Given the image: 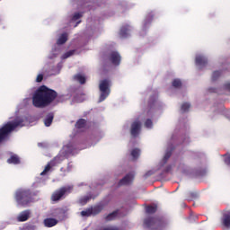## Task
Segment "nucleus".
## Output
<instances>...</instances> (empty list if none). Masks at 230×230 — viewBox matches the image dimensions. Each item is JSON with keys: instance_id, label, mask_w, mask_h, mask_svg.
<instances>
[{"instance_id": "obj_1", "label": "nucleus", "mask_w": 230, "mask_h": 230, "mask_svg": "<svg viewBox=\"0 0 230 230\" xmlns=\"http://www.w3.org/2000/svg\"><path fill=\"white\" fill-rule=\"evenodd\" d=\"M58 96V93L57 91L48 88L46 85H41L32 96V105L37 109H44L51 105Z\"/></svg>"}, {"instance_id": "obj_2", "label": "nucleus", "mask_w": 230, "mask_h": 230, "mask_svg": "<svg viewBox=\"0 0 230 230\" xmlns=\"http://www.w3.org/2000/svg\"><path fill=\"white\" fill-rule=\"evenodd\" d=\"M14 199L19 206L27 208L33 202V192L30 189H19L14 194Z\"/></svg>"}, {"instance_id": "obj_3", "label": "nucleus", "mask_w": 230, "mask_h": 230, "mask_svg": "<svg viewBox=\"0 0 230 230\" xmlns=\"http://www.w3.org/2000/svg\"><path fill=\"white\" fill-rule=\"evenodd\" d=\"M144 226L150 230H164L168 221L161 217H149L144 220Z\"/></svg>"}, {"instance_id": "obj_4", "label": "nucleus", "mask_w": 230, "mask_h": 230, "mask_svg": "<svg viewBox=\"0 0 230 230\" xmlns=\"http://www.w3.org/2000/svg\"><path fill=\"white\" fill-rule=\"evenodd\" d=\"M22 123H24V120L16 119L4 124L0 128V144L3 143V141H6V139H8V137H10V134H12V132H13V130H15L17 127H22Z\"/></svg>"}, {"instance_id": "obj_5", "label": "nucleus", "mask_w": 230, "mask_h": 230, "mask_svg": "<svg viewBox=\"0 0 230 230\" xmlns=\"http://www.w3.org/2000/svg\"><path fill=\"white\" fill-rule=\"evenodd\" d=\"M112 86V81L111 79L106 78L102 79L99 82V102L102 103V102H105L107 98L109 97V94H111V87Z\"/></svg>"}, {"instance_id": "obj_6", "label": "nucleus", "mask_w": 230, "mask_h": 230, "mask_svg": "<svg viewBox=\"0 0 230 230\" xmlns=\"http://www.w3.org/2000/svg\"><path fill=\"white\" fill-rule=\"evenodd\" d=\"M73 190H75V187L73 185L63 186L56 190L52 193L50 200H52V202H58V200H63V199H66L67 195H70V193H73Z\"/></svg>"}, {"instance_id": "obj_7", "label": "nucleus", "mask_w": 230, "mask_h": 230, "mask_svg": "<svg viewBox=\"0 0 230 230\" xmlns=\"http://www.w3.org/2000/svg\"><path fill=\"white\" fill-rule=\"evenodd\" d=\"M139 132H141V122L134 121L131 124L130 134L132 137H137L139 136Z\"/></svg>"}, {"instance_id": "obj_8", "label": "nucleus", "mask_w": 230, "mask_h": 230, "mask_svg": "<svg viewBox=\"0 0 230 230\" xmlns=\"http://www.w3.org/2000/svg\"><path fill=\"white\" fill-rule=\"evenodd\" d=\"M109 60L113 64V66H119L121 62V56L117 51H112L109 56Z\"/></svg>"}, {"instance_id": "obj_9", "label": "nucleus", "mask_w": 230, "mask_h": 230, "mask_svg": "<svg viewBox=\"0 0 230 230\" xmlns=\"http://www.w3.org/2000/svg\"><path fill=\"white\" fill-rule=\"evenodd\" d=\"M31 215V211L30 209L23 210L16 217V220L17 222H27V220H30Z\"/></svg>"}, {"instance_id": "obj_10", "label": "nucleus", "mask_w": 230, "mask_h": 230, "mask_svg": "<svg viewBox=\"0 0 230 230\" xmlns=\"http://www.w3.org/2000/svg\"><path fill=\"white\" fill-rule=\"evenodd\" d=\"M134 181V173L129 172L125 175L119 181V186H127L130 184Z\"/></svg>"}, {"instance_id": "obj_11", "label": "nucleus", "mask_w": 230, "mask_h": 230, "mask_svg": "<svg viewBox=\"0 0 230 230\" xmlns=\"http://www.w3.org/2000/svg\"><path fill=\"white\" fill-rule=\"evenodd\" d=\"M196 65L199 66V67H204L208 66V58L204 56H197L196 57Z\"/></svg>"}, {"instance_id": "obj_12", "label": "nucleus", "mask_w": 230, "mask_h": 230, "mask_svg": "<svg viewBox=\"0 0 230 230\" xmlns=\"http://www.w3.org/2000/svg\"><path fill=\"white\" fill-rule=\"evenodd\" d=\"M43 224L45 227H55L58 224V221L55 218L49 217L44 219Z\"/></svg>"}, {"instance_id": "obj_13", "label": "nucleus", "mask_w": 230, "mask_h": 230, "mask_svg": "<svg viewBox=\"0 0 230 230\" xmlns=\"http://www.w3.org/2000/svg\"><path fill=\"white\" fill-rule=\"evenodd\" d=\"M54 119H55V114L53 112L49 113L44 119L45 127H51V123H53Z\"/></svg>"}, {"instance_id": "obj_14", "label": "nucleus", "mask_w": 230, "mask_h": 230, "mask_svg": "<svg viewBox=\"0 0 230 230\" xmlns=\"http://www.w3.org/2000/svg\"><path fill=\"white\" fill-rule=\"evenodd\" d=\"M128 31H130V25H124L120 28L119 35L122 39L128 37Z\"/></svg>"}, {"instance_id": "obj_15", "label": "nucleus", "mask_w": 230, "mask_h": 230, "mask_svg": "<svg viewBox=\"0 0 230 230\" xmlns=\"http://www.w3.org/2000/svg\"><path fill=\"white\" fill-rule=\"evenodd\" d=\"M7 163L8 164H21V159L17 155H13L7 159Z\"/></svg>"}, {"instance_id": "obj_16", "label": "nucleus", "mask_w": 230, "mask_h": 230, "mask_svg": "<svg viewBox=\"0 0 230 230\" xmlns=\"http://www.w3.org/2000/svg\"><path fill=\"white\" fill-rule=\"evenodd\" d=\"M73 78L75 82H78L79 84H81V85H84V84H85L86 82L85 75L82 74H76L74 75Z\"/></svg>"}, {"instance_id": "obj_17", "label": "nucleus", "mask_w": 230, "mask_h": 230, "mask_svg": "<svg viewBox=\"0 0 230 230\" xmlns=\"http://www.w3.org/2000/svg\"><path fill=\"white\" fill-rule=\"evenodd\" d=\"M222 224L225 227H230V212L223 216Z\"/></svg>"}, {"instance_id": "obj_18", "label": "nucleus", "mask_w": 230, "mask_h": 230, "mask_svg": "<svg viewBox=\"0 0 230 230\" xmlns=\"http://www.w3.org/2000/svg\"><path fill=\"white\" fill-rule=\"evenodd\" d=\"M67 42V33H63L61 34V36L59 37V39L57 41V44L58 46H62V44H66Z\"/></svg>"}, {"instance_id": "obj_19", "label": "nucleus", "mask_w": 230, "mask_h": 230, "mask_svg": "<svg viewBox=\"0 0 230 230\" xmlns=\"http://www.w3.org/2000/svg\"><path fill=\"white\" fill-rule=\"evenodd\" d=\"M93 213L92 215H100L102 211H103V206L102 205H96L93 208H91Z\"/></svg>"}, {"instance_id": "obj_20", "label": "nucleus", "mask_w": 230, "mask_h": 230, "mask_svg": "<svg viewBox=\"0 0 230 230\" xmlns=\"http://www.w3.org/2000/svg\"><path fill=\"white\" fill-rule=\"evenodd\" d=\"M157 211V206L156 205H149L146 208V212L147 215H154Z\"/></svg>"}, {"instance_id": "obj_21", "label": "nucleus", "mask_w": 230, "mask_h": 230, "mask_svg": "<svg viewBox=\"0 0 230 230\" xmlns=\"http://www.w3.org/2000/svg\"><path fill=\"white\" fill-rule=\"evenodd\" d=\"M85 125H87V120H85V119H80L75 123L76 128H85Z\"/></svg>"}, {"instance_id": "obj_22", "label": "nucleus", "mask_w": 230, "mask_h": 230, "mask_svg": "<svg viewBox=\"0 0 230 230\" xmlns=\"http://www.w3.org/2000/svg\"><path fill=\"white\" fill-rule=\"evenodd\" d=\"M91 199H93V196L91 195L84 196L79 199V204H81V206H85V204H87V202H89Z\"/></svg>"}, {"instance_id": "obj_23", "label": "nucleus", "mask_w": 230, "mask_h": 230, "mask_svg": "<svg viewBox=\"0 0 230 230\" xmlns=\"http://www.w3.org/2000/svg\"><path fill=\"white\" fill-rule=\"evenodd\" d=\"M118 217V210H115L111 213H110L106 217L105 220L108 222H111V220H114Z\"/></svg>"}, {"instance_id": "obj_24", "label": "nucleus", "mask_w": 230, "mask_h": 230, "mask_svg": "<svg viewBox=\"0 0 230 230\" xmlns=\"http://www.w3.org/2000/svg\"><path fill=\"white\" fill-rule=\"evenodd\" d=\"M172 87H174L175 89H181V87H182V82L181 81V79H174L172 81Z\"/></svg>"}, {"instance_id": "obj_25", "label": "nucleus", "mask_w": 230, "mask_h": 230, "mask_svg": "<svg viewBox=\"0 0 230 230\" xmlns=\"http://www.w3.org/2000/svg\"><path fill=\"white\" fill-rule=\"evenodd\" d=\"M131 155L133 157V159H137V157H139V155H141V150L135 148L131 151Z\"/></svg>"}, {"instance_id": "obj_26", "label": "nucleus", "mask_w": 230, "mask_h": 230, "mask_svg": "<svg viewBox=\"0 0 230 230\" xmlns=\"http://www.w3.org/2000/svg\"><path fill=\"white\" fill-rule=\"evenodd\" d=\"M91 215H93V208L81 211V217H91Z\"/></svg>"}, {"instance_id": "obj_27", "label": "nucleus", "mask_w": 230, "mask_h": 230, "mask_svg": "<svg viewBox=\"0 0 230 230\" xmlns=\"http://www.w3.org/2000/svg\"><path fill=\"white\" fill-rule=\"evenodd\" d=\"M220 75H222V72L220 71H215L212 74V82H217L218 78H220Z\"/></svg>"}, {"instance_id": "obj_28", "label": "nucleus", "mask_w": 230, "mask_h": 230, "mask_svg": "<svg viewBox=\"0 0 230 230\" xmlns=\"http://www.w3.org/2000/svg\"><path fill=\"white\" fill-rule=\"evenodd\" d=\"M191 107V105L188 102H184L182 105H181V111L182 112H188V111H190V108Z\"/></svg>"}, {"instance_id": "obj_29", "label": "nucleus", "mask_w": 230, "mask_h": 230, "mask_svg": "<svg viewBox=\"0 0 230 230\" xmlns=\"http://www.w3.org/2000/svg\"><path fill=\"white\" fill-rule=\"evenodd\" d=\"M49 170H51V164H48L45 166V169L43 170V172H40V175H46V173H48V172H49Z\"/></svg>"}, {"instance_id": "obj_30", "label": "nucleus", "mask_w": 230, "mask_h": 230, "mask_svg": "<svg viewBox=\"0 0 230 230\" xmlns=\"http://www.w3.org/2000/svg\"><path fill=\"white\" fill-rule=\"evenodd\" d=\"M170 157H172V151H167L164 156V163H167Z\"/></svg>"}, {"instance_id": "obj_31", "label": "nucleus", "mask_w": 230, "mask_h": 230, "mask_svg": "<svg viewBox=\"0 0 230 230\" xmlns=\"http://www.w3.org/2000/svg\"><path fill=\"white\" fill-rule=\"evenodd\" d=\"M152 125H153L152 119H147L145 122V127H146V128H152Z\"/></svg>"}, {"instance_id": "obj_32", "label": "nucleus", "mask_w": 230, "mask_h": 230, "mask_svg": "<svg viewBox=\"0 0 230 230\" xmlns=\"http://www.w3.org/2000/svg\"><path fill=\"white\" fill-rule=\"evenodd\" d=\"M82 18V13H75L74 15H73V18H72V21H78V19Z\"/></svg>"}, {"instance_id": "obj_33", "label": "nucleus", "mask_w": 230, "mask_h": 230, "mask_svg": "<svg viewBox=\"0 0 230 230\" xmlns=\"http://www.w3.org/2000/svg\"><path fill=\"white\" fill-rule=\"evenodd\" d=\"M75 53V50H70L64 55V58H69L73 54Z\"/></svg>"}, {"instance_id": "obj_34", "label": "nucleus", "mask_w": 230, "mask_h": 230, "mask_svg": "<svg viewBox=\"0 0 230 230\" xmlns=\"http://www.w3.org/2000/svg\"><path fill=\"white\" fill-rule=\"evenodd\" d=\"M42 80H44V75L42 74L38 75L36 82L40 83Z\"/></svg>"}, {"instance_id": "obj_35", "label": "nucleus", "mask_w": 230, "mask_h": 230, "mask_svg": "<svg viewBox=\"0 0 230 230\" xmlns=\"http://www.w3.org/2000/svg\"><path fill=\"white\" fill-rule=\"evenodd\" d=\"M224 88L226 89V91H229L230 92V83L225 84Z\"/></svg>"}, {"instance_id": "obj_36", "label": "nucleus", "mask_w": 230, "mask_h": 230, "mask_svg": "<svg viewBox=\"0 0 230 230\" xmlns=\"http://www.w3.org/2000/svg\"><path fill=\"white\" fill-rule=\"evenodd\" d=\"M190 195V197H192V199H195V197H197V195L193 192H191Z\"/></svg>"}, {"instance_id": "obj_37", "label": "nucleus", "mask_w": 230, "mask_h": 230, "mask_svg": "<svg viewBox=\"0 0 230 230\" xmlns=\"http://www.w3.org/2000/svg\"><path fill=\"white\" fill-rule=\"evenodd\" d=\"M80 24V21L76 22V24L75 25V28H76V26H78Z\"/></svg>"}]
</instances>
